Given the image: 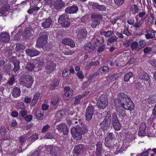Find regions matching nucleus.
<instances>
[{"mask_svg": "<svg viewBox=\"0 0 156 156\" xmlns=\"http://www.w3.org/2000/svg\"><path fill=\"white\" fill-rule=\"evenodd\" d=\"M104 42V38L103 37H94L91 43L86 44L84 46V49L88 51L92 52L96 46L102 44Z\"/></svg>", "mask_w": 156, "mask_h": 156, "instance_id": "obj_1", "label": "nucleus"}, {"mask_svg": "<svg viewBox=\"0 0 156 156\" xmlns=\"http://www.w3.org/2000/svg\"><path fill=\"white\" fill-rule=\"evenodd\" d=\"M87 131L85 125L77 127H73L71 131L72 136L76 140H79L82 138V135L85 134Z\"/></svg>", "mask_w": 156, "mask_h": 156, "instance_id": "obj_2", "label": "nucleus"}, {"mask_svg": "<svg viewBox=\"0 0 156 156\" xmlns=\"http://www.w3.org/2000/svg\"><path fill=\"white\" fill-rule=\"evenodd\" d=\"M34 81L33 78L29 75L22 77L20 79V84L28 88L31 87Z\"/></svg>", "mask_w": 156, "mask_h": 156, "instance_id": "obj_3", "label": "nucleus"}, {"mask_svg": "<svg viewBox=\"0 0 156 156\" xmlns=\"http://www.w3.org/2000/svg\"><path fill=\"white\" fill-rule=\"evenodd\" d=\"M108 105V98L105 95H101L98 98L97 102L98 107L101 109H104Z\"/></svg>", "mask_w": 156, "mask_h": 156, "instance_id": "obj_4", "label": "nucleus"}, {"mask_svg": "<svg viewBox=\"0 0 156 156\" xmlns=\"http://www.w3.org/2000/svg\"><path fill=\"white\" fill-rule=\"evenodd\" d=\"M129 98L127 96L123 93H119L117 95V98L115 99L114 103L116 105H121L125 102Z\"/></svg>", "mask_w": 156, "mask_h": 156, "instance_id": "obj_5", "label": "nucleus"}, {"mask_svg": "<svg viewBox=\"0 0 156 156\" xmlns=\"http://www.w3.org/2000/svg\"><path fill=\"white\" fill-rule=\"evenodd\" d=\"M58 21L62 26L64 27H68L70 24L69 18L65 15L60 16L58 19Z\"/></svg>", "mask_w": 156, "mask_h": 156, "instance_id": "obj_6", "label": "nucleus"}, {"mask_svg": "<svg viewBox=\"0 0 156 156\" xmlns=\"http://www.w3.org/2000/svg\"><path fill=\"white\" fill-rule=\"evenodd\" d=\"M117 140H114V142L109 144V146H106L111 151H113L114 153L116 154L119 153V148L121 145L119 142L117 143Z\"/></svg>", "mask_w": 156, "mask_h": 156, "instance_id": "obj_7", "label": "nucleus"}, {"mask_svg": "<svg viewBox=\"0 0 156 156\" xmlns=\"http://www.w3.org/2000/svg\"><path fill=\"white\" fill-rule=\"evenodd\" d=\"M112 122L113 128L116 130H119L121 128V125L119 123L117 115L115 113L112 115Z\"/></svg>", "mask_w": 156, "mask_h": 156, "instance_id": "obj_8", "label": "nucleus"}, {"mask_svg": "<svg viewBox=\"0 0 156 156\" xmlns=\"http://www.w3.org/2000/svg\"><path fill=\"white\" fill-rule=\"evenodd\" d=\"M64 93L63 95V99L65 100H69L72 96L73 90L68 87H66L64 89Z\"/></svg>", "mask_w": 156, "mask_h": 156, "instance_id": "obj_9", "label": "nucleus"}, {"mask_svg": "<svg viewBox=\"0 0 156 156\" xmlns=\"http://www.w3.org/2000/svg\"><path fill=\"white\" fill-rule=\"evenodd\" d=\"M120 106L124 109L130 111L132 110L134 107L133 102L129 98Z\"/></svg>", "mask_w": 156, "mask_h": 156, "instance_id": "obj_10", "label": "nucleus"}, {"mask_svg": "<svg viewBox=\"0 0 156 156\" xmlns=\"http://www.w3.org/2000/svg\"><path fill=\"white\" fill-rule=\"evenodd\" d=\"M105 144L106 146H109V144L115 137L114 135L112 133H108L105 136Z\"/></svg>", "mask_w": 156, "mask_h": 156, "instance_id": "obj_11", "label": "nucleus"}, {"mask_svg": "<svg viewBox=\"0 0 156 156\" xmlns=\"http://www.w3.org/2000/svg\"><path fill=\"white\" fill-rule=\"evenodd\" d=\"M91 17L93 21L91 23V26L92 28H95L99 23L98 20L100 16L93 14L91 15Z\"/></svg>", "mask_w": 156, "mask_h": 156, "instance_id": "obj_12", "label": "nucleus"}, {"mask_svg": "<svg viewBox=\"0 0 156 156\" xmlns=\"http://www.w3.org/2000/svg\"><path fill=\"white\" fill-rule=\"evenodd\" d=\"M57 129L59 132H62L65 135H67L69 131L68 127L65 124H61L58 125Z\"/></svg>", "mask_w": 156, "mask_h": 156, "instance_id": "obj_13", "label": "nucleus"}, {"mask_svg": "<svg viewBox=\"0 0 156 156\" xmlns=\"http://www.w3.org/2000/svg\"><path fill=\"white\" fill-rule=\"evenodd\" d=\"M139 78L142 80L143 82L144 83L145 82H147L148 85H150L149 79L150 77L147 73L145 72H142L140 73L139 75Z\"/></svg>", "mask_w": 156, "mask_h": 156, "instance_id": "obj_14", "label": "nucleus"}, {"mask_svg": "<svg viewBox=\"0 0 156 156\" xmlns=\"http://www.w3.org/2000/svg\"><path fill=\"white\" fill-rule=\"evenodd\" d=\"M47 39L46 35H44L42 37H40L37 41V45L39 47H42L43 45L46 42Z\"/></svg>", "mask_w": 156, "mask_h": 156, "instance_id": "obj_15", "label": "nucleus"}, {"mask_svg": "<svg viewBox=\"0 0 156 156\" xmlns=\"http://www.w3.org/2000/svg\"><path fill=\"white\" fill-rule=\"evenodd\" d=\"M77 37L78 39L83 38L86 37L87 34L85 28L79 29L76 32Z\"/></svg>", "mask_w": 156, "mask_h": 156, "instance_id": "obj_16", "label": "nucleus"}, {"mask_svg": "<svg viewBox=\"0 0 156 156\" xmlns=\"http://www.w3.org/2000/svg\"><path fill=\"white\" fill-rule=\"evenodd\" d=\"M93 107L92 106H89L87 108L86 114L87 120H89L91 119L93 113Z\"/></svg>", "mask_w": 156, "mask_h": 156, "instance_id": "obj_17", "label": "nucleus"}, {"mask_svg": "<svg viewBox=\"0 0 156 156\" xmlns=\"http://www.w3.org/2000/svg\"><path fill=\"white\" fill-rule=\"evenodd\" d=\"M109 70L108 67L107 66H104L103 67L99 69L98 70V72L94 74L93 76H97L100 75H102L103 74H105Z\"/></svg>", "mask_w": 156, "mask_h": 156, "instance_id": "obj_18", "label": "nucleus"}, {"mask_svg": "<svg viewBox=\"0 0 156 156\" xmlns=\"http://www.w3.org/2000/svg\"><path fill=\"white\" fill-rule=\"evenodd\" d=\"M116 111L118 114L122 117H124L126 116L125 113L124 109L121 106H119L118 105H116Z\"/></svg>", "mask_w": 156, "mask_h": 156, "instance_id": "obj_19", "label": "nucleus"}, {"mask_svg": "<svg viewBox=\"0 0 156 156\" xmlns=\"http://www.w3.org/2000/svg\"><path fill=\"white\" fill-rule=\"evenodd\" d=\"M56 65L52 62H47L45 66V69L49 72H52L55 69Z\"/></svg>", "mask_w": 156, "mask_h": 156, "instance_id": "obj_20", "label": "nucleus"}, {"mask_svg": "<svg viewBox=\"0 0 156 156\" xmlns=\"http://www.w3.org/2000/svg\"><path fill=\"white\" fill-rule=\"evenodd\" d=\"M10 40L9 35L6 32L2 33L0 36V42H4L8 41Z\"/></svg>", "mask_w": 156, "mask_h": 156, "instance_id": "obj_21", "label": "nucleus"}, {"mask_svg": "<svg viewBox=\"0 0 156 156\" xmlns=\"http://www.w3.org/2000/svg\"><path fill=\"white\" fill-rule=\"evenodd\" d=\"M62 43L65 45H68L71 48L74 47L75 45L73 41L70 39L65 38L62 40Z\"/></svg>", "mask_w": 156, "mask_h": 156, "instance_id": "obj_22", "label": "nucleus"}, {"mask_svg": "<svg viewBox=\"0 0 156 156\" xmlns=\"http://www.w3.org/2000/svg\"><path fill=\"white\" fill-rule=\"evenodd\" d=\"M111 123V122L110 121L104 120L100 123L101 127L103 130H106L109 127Z\"/></svg>", "mask_w": 156, "mask_h": 156, "instance_id": "obj_23", "label": "nucleus"}, {"mask_svg": "<svg viewBox=\"0 0 156 156\" xmlns=\"http://www.w3.org/2000/svg\"><path fill=\"white\" fill-rule=\"evenodd\" d=\"M26 52L28 55L31 57L38 55L39 54L38 51L34 49H31L29 48L27 49L26 50Z\"/></svg>", "mask_w": 156, "mask_h": 156, "instance_id": "obj_24", "label": "nucleus"}, {"mask_svg": "<svg viewBox=\"0 0 156 156\" xmlns=\"http://www.w3.org/2000/svg\"><path fill=\"white\" fill-rule=\"evenodd\" d=\"M16 58L15 57L12 58L11 60L13 62L14 66L13 70L14 72L18 71L20 68L19 62V61L16 60ZM11 60V59H10Z\"/></svg>", "mask_w": 156, "mask_h": 156, "instance_id": "obj_25", "label": "nucleus"}, {"mask_svg": "<svg viewBox=\"0 0 156 156\" xmlns=\"http://www.w3.org/2000/svg\"><path fill=\"white\" fill-rule=\"evenodd\" d=\"M65 4L61 0H57L55 3V9H61L64 6Z\"/></svg>", "mask_w": 156, "mask_h": 156, "instance_id": "obj_26", "label": "nucleus"}, {"mask_svg": "<svg viewBox=\"0 0 156 156\" xmlns=\"http://www.w3.org/2000/svg\"><path fill=\"white\" fill-rule=\"evenodd\" d=\"M20 93L21 90L19 87H14L12 90V94L14 97L16 98L19 97L20 95Z\"/></svg>", "mask_w": 156, "mask_h": 156, "instance_id": "obj_27", "label": "nucleus"}, {"mask_svg": "<svg viewBox=\"0 0 156 156\" xmlns=\"http://www.w3.org/2000/svg\"><path fill=\"white\" fill-rule=\"evenodd\" d=\"M96 154H94V156H102L100 154L102 150V144L101 142H98L97 143L96 145Z\"/></svg>", "mask_w": 156, "mask_h": 156, "instance_id": "obj_28", "label": "nucleus"}, {"mask_svg": "<svg viewBox=\"0 0 156 156\" xmlns=\"http://www.w3.org/2000/svg\"><path fill=\"white\" fill-rule=\"evenodd\" d=\"M83 146L82 144H79L75 147L74 152L76 154H78L83 151Z\"/></svg>", "mask_w": 156, "mask_h": 156, "instance_id": "obj_29", "label": "nucleus"}, {"mask_svg": "<svg viewBox=\"0 0 156 156\" xmlns=\"http://www.w3.org/2000/svg\"><path fill=\"white\" fill-rule=\"evenodd\" d=\"M52 23V20L51 18H48L45 21L42 23V26L44 28H48L50 27Z\"/></svg>", "mask_w": 156, "mask_h": 156, "instance_id": "obj_30", "label": "nucleus"}, {"mask_svg": "<svg viewBox=\"0 0 156 156\" xmlns=\"http://www.w3.org/2000/svg\"><path fill=\"white\" fill-rule=\"evenodd\" d=\"M92 7L94 9H98V10L105 9V6L104 5H100L96 2L93 3L92 5Z\"/></svg>", "mask_w": 156, "mask_h": 156, "instance_id": "obj_31", "label": "nucleus"}, {"mask_svg": "<svg viewBox=\"0 0 156 156\" xmlns=\"http://www.w3.org/2000/svg\"><path fill=\"white\" fill-rule=\"evenodd\" d=\"M33 112L35 113V116L37 119H43V115L41 113V111L40 110L37 109L36 111L34 110Z\"/></svg>", "mask_w": 156, "mask_h": 156, "instance_id": "obj_32", "label": "nucleus"}, {"mask_svg": "<svg viewBox=\"0 0 156 156\" xmlns=\"http://www.w3.org/2000/svg\"><path fill=\"white\" fill-rule=\"evenodd\" d=\"M40 94L39 93H36L34 95L33 98L31 102V104L33 105H35L39 97H40Z\"/></svg>", "mask_w": 156, "mask_h": 156, "instance_id": "obj_33", "label": "nucleus"}, {"mask_svg": "<svg viewBox=\"0 0 156 156\" xmlns=\"http://www.w3.org/2000/svg\"><path fill=\"white\" fill-rule=\"evenodd\" d=\"M104 120L110 121L111 122V112L108 111L107 112L104 113Z\"/></svg>", "mask_w": 156, "mask_h": 156, "instance_id": "obj_34", "label": "nucleus"}, {"mask_svg": "<svg viewBox=\"0 0 156 156\" xmlns=\"http://www.w3.org/2000/svg\"><path fill=\"white\" fill-rule=\"evenodd\" d=\"M133 74L132 72H129L128 73H126L124 76V79L125 82H128L129 79L133 77Z\"/></svg>", "mask_w": 156, "mask_h": 156, "instance_id": "obj_35", "label": "nucleus"}, {"mask_svg": "<svg viewBox=\"0 0 156 156\" xmlns=\"http://www.w3.org/2000/svg\"><path fill=\"white\" fill-rule=\"evenodd\" d=\"M155 33L154 32H152L151 31H148L145 34L146 37L147 39L152 38L154 37Z\"/></svg>", "mask_w": 156, "mask_h": 156, "instance_id": "obj_36", "label": "nucleus"}, {"mask_svg": "<svg viewBox=\"0 0 156 156\" xmlns=\"http://www.w3.org/2000/svg\"><path fill=\"white\" fill-rule=\"evenodd\" d=\"M156 97L155 95H152L149 96L147 99V101L149 104H153L154 103Z\"/></svg>", "mask_w": 156, "mask_h": 156, "instance_id": "obj_37", "label": "nucleus"}, {"mask_svg": "<svg viewBox=\"0 0 156 156\" xmlns=\"http://www.w3.org/2000/svg\"><path fill=\"white\" fill-rule=\"evenodd\" d=\"M138 44L136 41H133L132 40V43H131L130 47L132 50H135L136 51H138L139 50H138Z\"/></svg>", "mask_w": 156, "mask_h": 156, "instance_id": "obj_38", "label": "nucleus"}, {"mask_svg": "<svg viewBox=\"0 0 156 156\" xmlns=\"http://www.w3.org/2000/svg\"><path fill=\"white\" fill-rule=\"evenodd\" d=\"M35 67V64L31 63H28L26 67V69L28 71H32Z\"/></svg>", "mask_w": 156, "mask_h": 156, "instance_id": "obj_39", "label": "nucleus"}, {"mask_svg": "<svg viewBox=\"0 0 156 156\" xmlns=\"http://www.w3.org/2000/svg\"><path fill=\"white\" fill-rule=\"evenodd\" d=\"M83 98V97L80 95L75 97L74 98V104L75 105L78 104L80 102V99Z\"/></svg>", "mask_w": 156, "mask_h": 156, "instance_id": "obj_40", "label": "nucleus"}, {"mask_svg": "<svg viewBox=\"0 0 156 156\" xmlns=\"http://www.w3.org/2000/svg\"><path fill=\"white\" fill-rule=\"evenodd\" d=\"M64 110L58 112L56 114V119H61L65 114Z\"/></svg>", "mask_w": 156, "mask_h": 156, "instance_id": "obj_41", "label": "nucleus"}, {"mask_svg": "<svg viewBox=\"0 0 156 156\" xmlns=\"http://www.w3.org/2000/svg\"><path fill=\"white\" fill-rule=\"evenodd\" d=\"M138 44V50H140L141 48H143L146 44L145 41L143 40H140Z\"/></svg>", "mask_w": 156, "mask_h": 156, "instance_id": "obj_42", "label": "nucleus"}, {"mask_svg": "<svg viewBox=\"0 0 156 156\" xmlns=\"http://www.w3.org/2000/svg\"><path fill=\"white\" fill-rule=\"evenodd\" d=\"M38 135L36 133L33 134L32 136L29 138L28 140L30 142H33L38 138Z\"/></svg>", "mask_w": 156, "mask_h": 156, "instance_id": "obj_43", "label": "nucleus"}, {"mask_svg": "<svg viewBox=\"0 0 156 156\" xmlns=\"http://www.w3.org/2000/svg\"><path fill=\"white\" fill-rule=\"evenodd\" d=\"M33 31L30 28H29L28 30L26 31L23 34L26 37H30L32 36Z\"/></svg>", "mask_w": 156, "mask_h": 156, "instance_id": "obj_44", "label": "nucleus"}, {"mask_svg": "<svg viewBox=\"0 0 156 156\" xmlns=\"http://www.w3.org/2000/svg\"><path fill=\"white\" fill-rule=\"evenodd\" d=\"M154 132H155V129L148 130L147 132L148 136L150 137L156 136V134L154 133Z\"/></svg>", "mask_w": 156, "mask_h": 156, "instance_id": "obj_45", "label": "nucleus"}, {"mask_svg": "<svg viewBox=\"0 0 156 156\" xmlns=\"http://www.w3.org/2000/svg\"><path fill=\"white\" fill-rule=\"evenodd\" d=\"M117 39V37L115 36H114L112 37L109 38L108 39L107 44L109 45V43H112L116 41Z\"/></svg>", "mask_w": 156, "mask_h": 156, "instance_id": "obj_46", "label": "nucleus"}, {"mask_svg": "<svg viewBox=\"0 0 156 156\" xmlns=\"http://www.w3.org/2000/svg\"><path fill=\"white\" fill-rule=\"evenodd\" d=\"M101 35H104L105 36L108 37L112 35V32L110 31L106 32H101Z\"/></svg>", "mask_w": 156, "mask_h": 156, "instance_id": "obj_47", "label": "nucleus"}, {"mask_svg": "<svg viewBox=\"0 0 156 156\" xmlns=\"http://www.w3.org/2000/svg\"><path fill=\"white\" fill-rule=\"evenodd\" d=\"M24 48V46L21 44H17L16 45V51H18Z\"/></svg>", "mask_w": 156, "mask_h": 156, "instance_id": "obj_48", "label": "nucleus"}, {"mask_svg": "<svg viewBox=\"0 0 156 156\" xmlns=\"http://www.w3.org/2000/svg\"><path fill=\"white\" fill-rule=\"evenodd\" d=\"M35 64V68H40L43 65V63L41 62H39L38 61L36 60L34 62Z\"/></svg>", "mask_w": 156, "mask_h": 156, "instance_id": "obj_49", "label": "nucleus"}, {"mask_svg": "<svg viewBox=\"0 0 156 156\" xmlns=\"http://www.w3.org/2000/svg\"><path fill=\"white\" fill-rule=\"evenodd\" d=\"M115 4L118 6L121 5L124 2V0H114Z\"/></svg>", "mask_w": 156, "mask_h": 156, "instance_id": "obj_50", "label": "nucleus"}, {"mask_svg": "<svg viewBox=\"0 0 156 156\" xmlns=\"http://www.w3.org/2000/svg\"><path fill=\"white\" fill-rule=\"evenodd\" d=\"M46 139H51L54 137L53 134L50 132L48 133L44 136Z\"/></svg>", "mask_w": 156, "mask_h": 156, "instance_id": "obj_51", "label": "nucleus"}, {"mask_svg": "<svg viewBox=\"0 0 156 156\" xmlns=\"http://www.w3.org/2000/svg\"><path fill=\"white\" fill-rule=\"evenodd\" d=\"M131 43H132V40H126L124 42L123 45L125 47H127L130 45H131Z\"/></svg>", "mask_w": 156, "mask_h": 156, "instance_id": "obj_52", "label": "nucleus"}, {"mask_svg": "<svg viewBox=\"0 0 156 156\" xmlns=\"http://www.w3.org/2000/svg\"><path fill=\"white\" fill-rule=\"evenodd\" d=\"M136 59L133 58H132L130 59L128 62H127L126 65L129 66L133 64L136 61Z\"/></svg>", "mask_w": 156, "mask_h": 156, "instance_id": "obj_53", "label": "nucleus"}, {"mask_svg": "<svg viewBox=\"0 0 156 156\" xmlns=\"http://www.w3.org/2000/svg\"><path fill=\"white\" fill-rule=\"evenodd\" d=\"M128 147L127 146H126L123 144L122 146H120V147L119 148V153H122L123 151H126Z\"/></svg>", "mask_w": 156, "mask_h": 156, "instance_id": "obj_54", "label": "nucleus"}, {"mask_svg": "<svg viewBox=\"0 0 156 156\" xmlns=\"http://www.w3.org/2000/svg\"><path fill=\"white\" fill-rule=\"evenodd\" d=\"M148 62L151 65L156 67V59H150Z\"/></svg>", "mask_w": 156, "mask_h": 156, "instance_id": "obj_55", "label": "nucleus"}, {"mask_svg": "<svg viewBox=\"0 0 156 156\" xmlns=\"http://www.w3.org/2000/svg\"><path fill=\"white\" fill-rule=\"evenodd\" d=\"M14 77L12 76V77L10 78L8 82V84L10 86H12L14 83Z\"/></svg>", "mask_w": 156, "mask_h": 156, "instance_id": "obj_56", "label": "nucleus"}, {"mask_svg": "<svg viewBox=\"0 0 156 156\" xmlns=\"http://www.w3.org/2000/svg\"><path fill=\"white\" fill-rule=\"evenodd\" d=\"M69 74V72L68 70H65L62 73V75L64 77H68Z\"/></svg>", "mask_w": 156, "mask_h": 156, "instance_id": "obj_57", "label": "nucleus"}, {"mask_svg": "<svg viewBox=\"0 0 156 156\" xmlns=\"http://www.w3.org/2000/svg\"><path fill=\"white\" fill-rule=\"evenodd\" d=\"M58 100V98L57 97L53 98L51 100L52 104L54 105H55L57 104Z\"/></svg>", "mask_w": 156, "mask_h": 156, "instance_id": "obj_58", "label": "nucleus"}, {"mask_svg": "<svg viewBox=\"0 0 156 156\" xmlns=\"http://www.w3.org/2000/svg\"><path fill=\"white\" fill-rule=\"evenodd\" d=\"M105 48V46L103 45L99 47L97 49V52H101L104 51Z\"/></svg>", "mask_w": 156, "mask_h": 156, "instance_id": "obj_59", "label": "nucleus"}, {"mask_svg": "<svg viewBox=\"0 0 156 156\" xmlns=\"http://www.w3.org/2000/svg\"><path fill=\"white\" fill-rule=\"evenodd\" d=\"M65 10H78V8L77 6L73 5L71 6L68 7Z\"/></svg>", "mask_w": 156, "mask_h": 156, "instance_id": "obj_60", "label": "nucleus"}, {"mask_svg": "<svg viewBox=\"0 0 156 156\" xmlns=\"http://www.w3.org/2000/svg\"><path fill=\"white\" fill-rule=\"evenodd\" d=\"M138 135L140 136H144L146 135V132L144 130L139 129Z\"/></svg>", "mask_w": 156, "mask_h": 156, "instance_id": "obj_61", "label": "nucleus"}, {"mask_svg": "<svg viewBox=\"0 0 156 156\" xmlns=\"http://www.w3.org/2000/svg\"><path fill=\"white\" fill-rule=\"evenodd\" d=\"M77 77L80 79H82L84 78L83 72L81 71H79L77 73Z\"/></svg>", "mask_w": 156, "mask_h": 156, "instance_id": "obj_62", "label": "nucleus"}, {"mask_svg": "<svg viewBox=\"0 0 156 156\" xmlns=\"http://www.w3.org/2000/svg\"><path fill=\"white\" fill-rule=\"evenodd\" d=\"M74 53L73 51L67 50L64 52V53L66 55H71Z\"/></svg>", "mask_w": 156, "mask_h": 156, "instance_id": "obj_63", "label": "nucleus"}, {"mask_svg": "<svg viewBox=\"0 0 156 156\" xmlns=\"http://www.w3.org/2000/svg\"><path fill=\"white\" fill-rule=\"evenodd\" d=\"M24 107V104L22 103H19L17 104V108L19 109H22Z\"/></svg>", "mask_w": 156, "mask_h": 156, "instance_id": "obj_64", "label": "nucleus"}]
</instances>
